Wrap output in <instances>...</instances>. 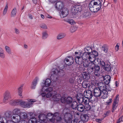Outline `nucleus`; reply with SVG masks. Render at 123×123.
Instances as JSON below:
<instances>
[{"instance_id": "1", "label": "nucleus", "mask_w": 123, "mask_h": 123, "mask_svg": "<svg viewBox=\"0 0 123 123\" xmlns=\"http://www.w3.org/2000/svg\"><path fill=\"white\" fill-rule=\"evenodd\" d=\"M101 6L100 1L99 0H92L89 4V8L92 12H97L99 11Z\"/></svg>"}, {"instance_id": "2", "label": "nucleus", "mask_w": 123, "mask_h": 123, "mask_svg": "<svg viewBox=\"0 0 123 123\" xmlns=\"http://www.w3.org/2000/svg\"><path fill=\"white\" fill-rule=\"evenodd\" d=\"M100 66L97 64H91L90 67L87 69V72L89 74H94L96 76H99Z\"/></svg>"}, {"instance_id": "3", "label": "nucleus", "mask_w": 123, "mask_h": 123, "mask_svg": "<svg viewBox=\"0 0 123 123\" xmlns=\"http://www.w3.org/2000/svg\"><path fill=\"white\" fill-rule=\"evenodd\" d=\"M29 102L23 101L22 100H18L13 101L12 104V105H20L25 108H30L32 104V103L36 102L34 99H30L28 101Z\"/></svg>"}, {"instance_id": "4", "label": "nucleus", "mask_w": 123, "mask_h": 123, "mask_svg": "<svg viewBox=\"0 0 123 123\" xmlns=\"http://www.w3.org/2000/svg\"><path fill=\"white\" fill-rule=\"evenodd\" d=\"M61 71L63 72L64 71L62 69L59 70L57 68L54 69H52L51 72V75L50 78L54 82L57 81L58 80V74L60 73Z\"/></svg>"}, {"instance_id": "5", "label": "nucleus", "mask_w": 123, "mask_h": 123, "mask_svg": "<svg viewBox=\"0 0 123 123\" xmlns=\"http://www.w3.org/2000/svg\"><path fill=\"white\" fill-rule=\"evenodd\" d=\"M84 52H83V55L86 58H84L85 59H86L88 58V56L92 53V50L90 47H86L84 49Z\"/></svg>"}, {"instance_id": "6", "label": "nucleus", "mask_w": 123, "mask_h": 123, "mask_svg": "<svg viewBox=\"0 0 123 123\" xmlns=\"http://www.w3.org/2000/svg\"><path fill=\"white\" fill-rule=\"evenodd\" d=\"M83 6L81 5H75L72 8V11L74 14H76L78 12H80L82 10Z\"/></svg>"}, {"instance_id": "7", "label": "nucleus", "mask_w": 123, "mask_h": 123, "mask_svg": "<svg viewBox=\"0 0 123 123\" xmlns=\"http://www.w3.org/2000/svg\"><path fill=\"white\" fill-rule=\"evenodd\" d=\"M71 114L70 113L65 114L64 116V123H71Z\"/></svg>"}, {"instance_id": "8", "label": "nucleus", "mask_w": 123, "mask_h": 123, "mask_svg": "<svg viewBox=\"0 0 123 123\" xmlns=\"http://www.w3.org/2000/svg\"><path fill=\"white\" fill-rule=\"evenodd\" d=\"M83 55L82 56L80 55H79V56L77 55L76 57H74L75 62L76 64L80 65L84 63V59L83 58Z\"/></svg>"}, {"instance_id": "9", "label": "nucleus", "mask_w": 123, "mask_h": 123, "mask_svg": "<svg viewBox=\"0 0 123 123\" xmlns=\"http://www.w3.org/2000/svg\"><path fill=\"white\" fill-rule=\"evenodd\" d=\"M74 61L73 57L71 56H68L67 58H66L64 59V62L65 63L68 62L67 64L66 63V64L68 65V67H69L70 66L73 64Z\"/></svg>"}, {"instance_id": "10", "label": "nucleus", "mask_w": 123, "mask_h": 123, "mask_svg": "<svg viewBox=\"0 0 123 123\" xmlns=\"http://www.w3.org/2000/svg\"><path fill=\"white\" fill-rule=\"evenodd\" d=\"M53 121L56 120L57 122H60L62 120V118L60 114L58 112L55 113L53 115Z\"/></svg>"}, {"instance_id": "11", "label": "nucleus", "mask_w": 123, "mask_h": 123, "mask_svg": "<svg viewBox=\"0 0 123 123\" xmlns=\"http://www.w3.org/2000/svg\"><path fill=\"white\" fill-rule=\"evenodd\" d=\"M102 90H101L100 88L96 87L93 91V94L94 97H96L101 96Z\"/></svg>"}, {"instance_id": "12", "label": "nucleus", "mask_w": 123, "mask_h": 123, "mask_svg": "<svg viewBox=\"0 0 123 123\" xmlns=\"http://www.w3.org/2000/svg\"><path fill=\"white\" fill-rule=\"evenodd\" d=\"M62 11L60 13V15L62 18H63L66 17L69 13L68 9L66 8H63L62 9Z\"/></svg>"}, {"instance_id": "13", "label": "nucleus", "mask_w": 123, "mask_h": 123, "mask_svg": "<svg viewBox=\"0 0 123 123\" xmlns=\"http://www.w3.org/2000/svg\"><path fill=\"white\" fill-rule=\"evenodd\" d=\"M11 97L10 94L8 91H6L4 94V102L6 103L8 99Z\"/></svg>"}, {"instance_id": "14", "label": "nucleus", "mask_w": 123, "mask_h": 123, "mask_svg": "<svg viewBox=\"0 0 123 123\" xmlns=\"http://www.w3.org/2000/svg\"><path fill=\"white\" fill-rule=\"evenodd\" d=\"M55 6V8L58 11L61 10L63 8V3L61 1H57Z\"/></svg>"}, {"instance_id": "15", "label": "nucleus", "mask_w": 123, "mask_h": 123, "mask_svg": "<svg viewBox=\"0 0 123 123\" xmlns=\"http://www.w3.org/2000/svg\"><path fill=\"white\" fill-rule=\"evenodd\" d=\"M102 77L105 84H109L111 80V77L109 75H107L105 76H103Z\"/></svg>"}, {"instance_id": "16", "label": "nucleus", "mask_w": 123, "mask_h": 123, "mask_svg": "<svg viewBox=\"0 0 123 123\" xmlns=\"http://www.w3.org/2000/svg\"><path fill=\"white\" fill-rule=\"evenodd\" d=\"M77 109L78 111L80 112H85L86 111V108L84 105L81 104L78 105Z\"/></svg>"}, {"instance_id": "17", "label": "nucleus", "mask_w": 123, "mask_h": 123, "mask_svg": "<svg viewBox=\"0 0 123 123\" xmlns=\"http://www.w3.org/2000/svg\"><path fill=\"white\" fill-rule=\"evenodd\" d=\"M103 68L104 70L107 71H111L112 68L110 63L106 62L105 66Z\"/></svg>"}, {"instance_id": "18", "label": "nucleus", "mask_w": 123, "mask_h": 123, "mask_svg": "<svg viewBox=\"0 0 123 123\" xmlns=\"http://www.w3.org/2000/svg\"><path fill=\"white\" fill-rule=\"evenodd\" d=\"M93 95L92 92L90 90L86 91V94L84 95L85 97L89 99H90L93 96Z\"/></svg>"}, {"instance_id": "19", "label": "nucleus", "mask_w": 123, "mask_h": 123, "mask_svg": "<svg viewBox=\"0 0 123 123\" xmlns=\"http://www.w3.org/2000/svg\"><path fill=\"white\" fill-rule=\"evenodd\" d=\"M90 75L87 72H84L82 73L81 76V78L83 80H88L90 79Z\"/></svg>"}, {"instance_id": "20", "label": "nucleus", "mask_w": 123, "mask_h": 123, "mask_svg": "<svg viewBox=\"0 0 123 123\" xmlns=\"http://www.w3.org/2000/svg\"><path fill=\"white\" fill-rule=\"evenodd\" d=\"M21 119H29V117L28 114L25 112H21L19 114Z\"/></svg>"}, {"instance_id": "21", "label": "nucleus", "mask_w": 123, "mask_h": 123, "mask_svg": "<svg viewBox=\"0 0 123 123\" xmlns=\"http://www.w3.org/2000/svg\"><path fill=\"white\" fill-rule=\"evenodd\" d=\"M61 95L58 94H54L53 95L52 98L54 101H58L60 100Z\"/></svg>"}, {"instance_id": "22", "label": "nucleus", "mask_w": 123, "mask_h": 123, "mask_svg": "<svg viewBox=\"0 0 123 123\" xmlns=\"http://www.w3.org/2000/svg\"><path fill=\"white\" fill-rule=\"evenodd\" d=\"M91 14V13L90 12L88 11L83 13V14L81 15V16L83 18H88L90 17Z\"/></svg>"}, {"instance_id": "23", "label": "nucleus", "mask_w": 123, "mask_h": 123, "mask_svg": "<svg viewBox=\"0 0 123 123\" xmlns=\"http://www.w3.org/2000/svg\"><path fill=\"white\" fill-rule=\"evenodd\" d=\"M97 61L98 62L97 64L100 65V66L102 68H103L105 64V63L104 61H103L102 59L98 58L97 59Z\"/></svg>"}, {"instance_id": "24", "label": "nucleus", "mask_w": 123, "mask_h": 123, "mask_svg": "<svg viewBox=\"0 0 123 123\" xmlns=\"http://www.w3.org/2000/svg\"><path fill=\"white\" fill-rule=\"evenodd\" d=\"M90 54L88 56V58L90 62H91V64H95L94 62L96 60V57Z\"/></svg>"}, {"instance_id": "25", "label": "nucleus", "mask_w": 123, "mask_h": 123, "mask_svg": "<svg viewBox=\"0 0 123 123\" xmlns=\"http://www.w3.org/2000/svg\"><path fill=\"white\" fill-rule=\"evenodd\" d=\"M117 102L116 99H115L113 101L112 105V108L111 110L112 112H113L116 109L117 107V105H116Z\"/></svg>"}, {"instance_id": "26", "label": "nucleus", "mask_w": 123, "mask_h": 123, "mask_svg": "<svg viewBox=\"0 0 123 123\" xmlns=\"http://www.w3.org/2000/svg\"><path fill=\"white\" fill-rule=\"evenodd\" d=\"M78 105L77 102L74 101L71 104L70 106L72 109L74 110L77 109Z\"/></svg>"}, {"instance_id": "27", "label": "nucleus", "mask_w": 123, "mask_h": 123, "mask_svg": "<svg viewBox=\"0 0 123 123\" xmlns=\"http://www.w3.org/2000/svg\"><path fill=\"white\" fill-rule=\"evenodd\" d=\"M37 78H36L32 82L31 88L32 89H34L36 88V85L37 83Z\"/></svg>"}, {"instance_id": "28", "label": "nucleus", "mask_w": 123, "mask_h": 123, "mask_svg": "<svg viewBox=\"0 0 123 123\" xmlns=\"http://www.w3.org/2000/svg\"><path fill=\"white\" fill-rule=\"evenodd\" d=\"M31 117H29V120L28 122L29 123H43L41 122H40L39 121L38 122H37L36 119L34 117H31Z\"/></svg>"}, {"instance_id": "29", "label": "nucleus", "mask_w": 123, "mask_h": 123, "mask_svg": "<svg viewBox=\"0 0 123 123\" xmlns=\"http://www.w3.org/2000/svg\"><path fill=\"white\" fill-rule=\"evenodd\" d=\"M101 94V96L102 95L103 98L105 99L108 96V92L107 91L102 89Z\"/></svg>"}, {"instance_id": "30", "label": "nucleus", "mask_w": 123, "mask_h": 123, "mask_svg": "<svg viewBox=\"0 0 123 123\" xmlns=\"http://www.w3.org/2000/svg\"><path fill=\"white\" fill-rule=\"evenodd\" d=\"M108 84H106L104 85L103 87V89L102 90H104L106 91H111L112 90L111 88L110 87V85Z\"/></svg>"}, {"instance_id": "31", "label": "nucleus", "mask_w": 123, "mask_h": 123, "mask_svg": "<svg viewBox=\"0 0 123 123\" xmlns=\"http://www.w3.org/2000/svg\"><path fill=\"white\" fill-rule=\"evenodd\" d=\"M45 87H43V88L42 89V91H44L45 92H51L52 91H53V88L52 87H49L47 88L46 89H45L44 90V88Z\"/></svg>"}, {"instance_id": "32", "label": "nucleus", "mask_w": 123, "mask_h": 123, "mask_svg": "<svg viewBox=\"0 0 123 123\" xmlns=\"http://www.w3.org/2000/svg\"><path fill=\"white\" fill-rule=\"evenodd\" d=\"M72 98V97L68 96L66 98V103L68 104H71L73 102Z\"/></svg>"}, {"instance_id": "33", "label": "nucleus", "mask_w": 123, "mask_h": 123, "mask_svg": "<svg viewBox=\"0 0 123 123\" xmlns=\"http://www.w3.org/2000/svg\"><path fill=\"white\" fill-rule=\"evenodd\" d=\"M12 116V113L10 111H7L5 113V116L6 118H11Z\"/></svg>"}, {"instance_id": "34", "label": "nucleus", "mask_w": 123, "mask_h": 123, "mask_svg": "<svg viewBox=\"0 0 123 123\" xmlns=\"http://www.w3.org/2000/svg\"><path fill=\"white\" fill-rule=\"evenodd\" d=\"M82 86L84 88H86L89 87L90 84L88 82L84 81L82 83Z\"/></svg>"}, {"instance_id": "35", "label": "nucleus", "mask_w": 123, "mask_h": 123, "mask_svg": "<svg viewBox=\"0 0 123 123\" xmlns=\"http://www.w3.org/2000/svg\"><path fill=\"white\" fill-rule=\"evenodd\" d=\"M23 84L21 85L18 89L19 95L20 96H22V92L23 91Z\"/></svg>"}, {"instance_id": "36", "label": "nucleus", "mask_w": 123, "mask_h": 123, "mask_svg": "<svg viewBox=\"0 0 123 123\" xmlns=\"http://www.w3.org/2000/svg\"><path fill=\"white\" fill-rule=\"evenodd\" d=\"M54 92V94L57 93V92L56 91H53L51 92H48L46 95V97L47 98H49L51 97L52 96H53V95H54L53 92Z\"/></svg>"}, {"instance_id": "37", "label": "nucleus", "mask_w": 123, "mask_h": 123, "mask_svg": "<svg viewBox=\"0 0 123 123\" xmlns=\"http://www.w3.org/2000/svg\"><path fill=\"white\" fill-rule=\"evenodd\" d=\"M83 99V103L85 104V105H87L88 107L90 105H89V100L90 99H88L87 98H86L85 97Z\"/></svg>"}, {"instance_id": "38", "label": "nucleus", "mask_w": 123, "mask_h": 123, "mask_svg": "<svg viewBox=\"0 0 123 123\" xmlns=\"http://www.w3.org/2000/svg\"><path fill=\"white\" fill-rule=\"evenodd\" d=\"M51 82V80L49 79H47L45 82V84L46 86L48 87L50 85Z\"/></svg>"}, {"instance_id": "39", "label": "nucleus", "mask_w": 123, "mask_h": 123, "mask_svg": "<svg viewBox=\"0 0 123 123\" xmlns=\"http://www.w3.org/2000/svg\"><path fill=\"white\" fill-rule=\"evenodd\" d=\"M66 36V34L64 33H61L59 34L57 37V39H60L63 38Z\"/></svg>"}, {"instance_id": "40", "label": "nucleus", "mask_w": 123, "mask_h": 123, "mask_svg": "<svg viewBox=\"0 0 123 123\" xmlns=\"http://www.w3.org/2000/svg\"><path fill=\"white\" fill-rule=\"evenodd\" d=\"M89 116L86 114H84L82 117V120L85 122H87L89 120Z\"/></svg>"}, {"instance_id": "41", "label": "nucleus", "mask_w": 123, "mask_h": 123, "mask_svg": "<svg viewBox=\"0 0 123 123\" xmlns=\"http://www.w3.org/2000/svg\"><path fill=\"white\" fill-rule=\"evenodd\" d=\"M14 114H17L19 115L21 112L20 110L18 109H14L12 111Z\"/></svg>"}, {"instance_id": "42", "label": "nucleus", "mask_w": 123, "mask_h": 123, "mask_svg": "<svg viewBox=\"0 0 123 123\" xmlns=\"http://www.w3.org/2000/svg\"><path fill=\"white\" fill-rule=\"evenodd\" d=\"M102 50H103L105 53H107L108 48L106 45H104L102 47Z\"/></svg>"}, {"instance_id": "43", "label": "nucleus", "mask_w": 123, "mask_h": 123, "mask_svg": "<svg viewBox=\"0 0 123 123\" xmlns=\"http://www.w3.org/2000/svg\"><path fill=\"white\" fill-rule=\"evenodd\" d=\"M5 49L6 51L9 54H11V51L10 48L9 47L6 46L5 47Z\"/></svg>"}, {"instance_id": "44", "label": "nucleus", "mask_w": 123, "mask_h": 123, "mask_svg": "<svg viewBox=\"0 0 123 123\" xmlns=\"http://www.w3.org/2000/svg\"><path fill=\"white\" fill-rule=\"evenodd\" d=\"M17 12L16 9L14 8L12 10L11 13V16L12 17H14L15 16Z\"/></svg>"}, {"instance_id": "45", "label": "nucleus", "mask_w": 123, "mask_h": 123, "mask_svg": "<svg viewBox=\"0 0 123 123\" xmlns=\"http://www.w3.org/2000/svg\"><path fill=\"white\" fill-rule=\"evenodd\" d=\"M48 34L46 32L44 31L43 32L42 38L43 39H46L48 37Z\"/></svg>"}, {"instance_id": "46", "label": "nucleus", "mask_w": 123, "mask_h": 123, "mask_svg": "<svg viewBox=\"0 0 123 123\" xmlns=\"http://www.w3.org/2000/svg\"><path fill=\"white\" fill-rule=\"evenodd\" d=\"M92 51V53L91 54V55H93L94 56H95L96 57L98 56V53L97 51L95 50H93Z\"/></svg>"}, {"instance_id": "47", "label": "nucleus", "mask_w": 123, "mask_h": 123, "mask_svg": "<svg viewBox=\"0 0 123 123\" xmlns=\"http://www.w3.org/2000/svg\"><path fill=\"white\" fill-rule=\"evenodd\" d=\"M61 102L63 103H65L66 102V98L65 97H61L60 99Z\"/></svg>"}, {"instance_id": "48", "label": "nucleus", "mask_w": 123, "mask_h": 123, "mask_svg": "<svg viewBox=\"0 0 123 123\" xmlns=\"http://www.w3.org/2000/svg\"><path fill=\"white\" fill-rule=\"evenodd\" d=\"M16 116H17V114H13L12 115V118L11 117V119L13 120V122L15 123H17V120H16Z\"/></svg>"}, {"instance_id": "49", "label": "nucleus", "mask_w": 123, "mask_h": 123, "mask_svg": "<svg viewBox=\"0 0 123 123\" xmlns=\"http://www.w3.org/2000/svg\"><path fill=\"white\" fill-rule=\"evenodd\" d=\"M76 30V28L74 26H72L70 28V31L71 32H74Z\"/></svg>"}, {"instance_id": "50", "label": "nucleus", "mask_w": 123, "mask_h": 123, "mask_svg": "<svg viewBox=\"0 0 123 123\" xmlns=\"http://www.w3.org/2000/svg\"><path fill=\"white\" fill-rule=\"evenodd\" d=\"M16 118L17 120V123H18L20 121V119H21L20 117L19 114V115L17 114V116H16Z\"/></svg>"}, {"instance_id": "51", "label": "nucleus", "mask_w": 123, "mask_h": 123, "mask_svg": "<svg viewBox=\"0 0 123 123\" xmlns=\"http://www.w3.org/2000/svg\"><path fill=\"white\" fill-rule=\"evenodd\" d=\"M84 96L82 93H80L79 95H78L77 97V98H84Z\"/></svg>"}, {"instance_id": "52", "label": "nucleus", "mask_w": 123, "mask_h": 123, "mask_svg": "<svg viewBox=\"0 0 123 123\" xmlns=\"http://www.w3.org/2000/svg\"><path fill=\"white\" fill-rule=\"evenodd\" d=\"M8 9L7 4L3 12V14L4 15L6 14L7 12Z\"/></svg>"}, {"instance_id": "53", "label": "nucleus", "mask_w": 123, "mask_h": 123, "mask_svg": "<svg viewBox=\"0 0 123 123\" xmlns=\"http://www.w3.org/2000/svg\"><path fill=\"white\" fill-rule=\"evenodd\" d=\"M77 99V101L80 104H81L83 103V98H78Z\"/></svg>"}, {"instance_id": "54", "label": "nucleus", "mask_w": 123, "mask_h": 123, "mask_svg": "<svg viewBox=\"0 0 123 123\" xmlns=\"http://www.w3.org/2000/svg\"><path fill=\"white\" fill-rule=\"evenodd\" d=\"M110 111L108 110L104 114V115L105 116L104 117H106L108 116L109 115V114L110 113Z\"/></svg>"}, {"instance_id": "55", "label": "nucleus", "mask_w": 123, "mask_h": 123, "mask_svg": "<svg viewBox=\"0 0 123 123\" xmlns=\"http://www.w3.org/2000/svg\"><path fill=\"white\" fill-rule=\"evenodd\" d=\"M74 82V80L73 78H70L69 80V82L70 84L73 83Z\"/></svg>"}, {"instance_id": "56", "label": "nucleus", "mask_w": 123, "mask_h": 123, "mask_svg": "<svg viewBox=\"0 0 123 123\" xmlns=\"http://www.w3.org/2000/svg\"><path fill=\"white\" fill-rule=\"evenodd\" d=\"M40 26L41 28L44 29H46L47 28V27L46 25L44 24L41 25Z\"/></svg>"}, {"instance_id": "57", "label": "nucleus", "mask_w": 123, "mask_h": 123, "mask_svg": "<svg viewBox=\"0 0 123 123\" xmlns=\"http://www.w3.org/2000/svg\"><path fill=\"white\" fill-rule=\"evenodd\" d=\"M5 55L4 53V51L0 53V57L3 58H4L5 57Z\"/></svg>"}, {"instance_id": "58", "label": "nucleus", "mask_w": 123, "mask_h": 123, "mask_svg": "<svg viewBox=\"0 0 123 123\" xmlns=\"http://www.w3.org/2000/svg\"><path fill=\"white\" fill-rule=\"evenodd\" d=\"M112 99L110 98L107 101L106 103L107 104V105H110V104L112 102Z\"/></svg>"}, {"instance_id": "59", "label": "nucleus", "mask_w": 123, "mask_h": 123, "mask_svg": "<svg viewBox=\"0 0 123 123\" xmlns=\"http://www.w3.org/2000/svg\"><path fill=\"white\" fill-rule=\"evenodd\" d=\"M91 64V62H88L87 63V64H85V65H84V64H83V66H84V67H90V65Z\"/></svg>"}, {"instance_id": "60", "label": "nucleus", "mask_w": 123, "mask_h": 123, "mask_svg": "<svg viewBox=\"0 0 123 123\" xmlns=\"http://www.w3.org/2000/svg\"><path fill=\"white\" fill-rule=\"evenodd\" d=\"M75 55H74V57H76L77 55L79 56V55H81V52H79V53H78V52H75Z\"/></svg>"}, {"instance_id": "61", "label": "nucleus", "mask_w": 123, "mask_h": 123, "mask_svg": "<svg viewBox=\"0 0 123 123\" xmlns=\"http://www.w3.org/2000/svg\"><path fill=\"white\" fill-rule=\"evenodd\" d=\"M117 69L116 68H115L113 71V75H114V74H117Z\"/></svg>"}, {"instance_id": "62", "label": "nucleus", "mask_w": 123, "mask_h": 123, "mask_svg": "<svg viewBox=\"0 0 123 123\" xmlns=\"http://www.w3.org/2000/svg\"><path fill=\"white\" fill-rule=\"evenodd\" d=\"M68 22L71 25H72L73 24L74 22V21L73 19H71V20H69L68 21Z\"/></svg>"}, {"instance_id": "63", "label": "nucleus", "mask_w": 123, "mask_h": 123, "mask_svg": "<svg viewBox=\"0 0 123 123\" xmlns=\"http://www.w3.org/2000/svg\"><path fill=\"white\" fill-rule=\"evenodd\" d=\"M119 44L118 43H117V44L115 46V49L117 51L119 49Z\"/></svg>"}, {"instance_id": "64", "label": "nucleus", "mask_w": 123, "mask_h": 123, "mask_svg": "<svg viewBox=\"0 0 123 123\" xmlns=\"http://www.w3.org/2000/svg\"><path fill=\"white\" fill-rule=\"evenodd\" d=\"M123 117H121L117 121V123H120L122 121Z\"/></svg>"}]
</instances>
